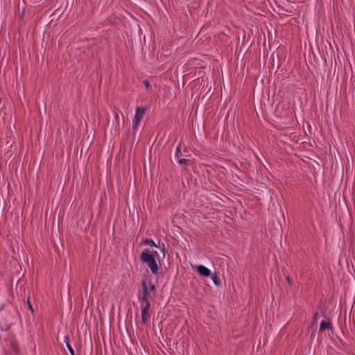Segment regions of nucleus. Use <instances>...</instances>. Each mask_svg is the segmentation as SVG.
I'll return each mask as SVG.
<instances>
[{"label":"nucleus","instance_id":"f257e3e1","mask_svg":"<svg viewBox=\"0 0 355 355\" xmlns=\"http://www.w3.org/2000/svg\"><path fill=\"white\" fill-rule=\"evenodd\" d=\"M140 259L141 262L148 265L153 275H157L158 266L155 259L154 254L151 253L149 249H146L141 252Z\"/></svg>","mask_w":355,"mask_h":355},{"label":"nucleus","instance_id":"f03ea898","mask_svg":"<svg viewBox=\"0 0 355 355\" xmlns=\"http://www.w3.org/2000/svg\"><path fill=\"white\" fill-rule=\"evenodd\" d=\"M141 286L142 288L141 292H139L137 293V298L139 302H140V305H147L150 306V293L148 292V285L145 279H144L141 282Z\"/></svg>","mask_w":355,"mask_h":355},{"label":"nucleus","instance_id":"7ed1b4c3","mask_svg":"<svg viewBox=\"0 0 355 355\" xmlns=\"http://www.w3.org/2000/svg\"><path fill=\"white\" fill-rule=\"evenodd\" d=\"M147 110V107H137L136 108V113L132 121V128L134 130L137 129L145 115Z\"/></svg>","mask_w":355,"mask_h":355},{"label":"nucleus","instance_id":"20e7f679","mask_svg":"<svg viewBox=\"0 0 355 355\" xmlns=\"http://www.w3.org/2000/svg\"><path fill=\"white\" fill-rule=\"evenodd\" d=\"M141 308V322L143 324H146L150 318V306L140 305Z\"/></svg>","mask_w":355,"mask_h":355},{"label":"nucleus","instance_id":"39448f33","mask_svg":"<svg viewBox=\"0 0 355 355\" xmlns=\"http://www.w3.org/2000/svg\"><path fill=\"white\" fill-rule=\"evenodd\" d=\"M141 243H145L151 247L161 248L163 254L164 255L165 254L166 248H165V245L164 243L159 242V244L157 245H156V243H155V241L153 239H146L142 241Z\"/></svg>","mask_w":355,"mask_h":355},{"label":"nucleus","instance_id":"423d86ee","mask_svg":"<svg viewBox=\"0 0 355 355\" xmlns=\"http://www.w3.org/2000/svg\"><path fill=\"white\" fill-rule=\"evenodd\" d=\"M193 268H195L198 274L202 277H208L211 275L210 270L203 265L196 266V267H193Z\"/></svg>","mask_w":355,"mask_h":355},{"label":"nucleus","instance_id":"0eeeda50","mask_svg":"<svg viewBox=\"0 0 355 355\" xmlns=\"http://www.w3.org/2000/svg\"><path fill=\"white\" fill-rule=\"evenodd\" d=\"M332 322L329 318H327V320H322L320 322V326L319 329V331H323L327 329H332Z\"/></svg>","mask_w":355,"mask_h":355},{"label":"nucleus","instance_id":"6e6552de","mask_svg":"<svg viewBox=\"0 0 355 355\" xmlns=\"http://www.w3.org/2000/svg\"><path fill=\"white\" fill-rule=\"evenodd\" d=\"M211 279L213 282V283L214 284V285L217 287H219L220 286V280L219 279V277H218V275H216V272H214V274H211Z\"/></svg>","mask_w":355,"mask_h":355},{"label":"nucleus","instance_id":"1a4fd4ad","mask_svg":"<svg viewBox=\"0 0 355 355\" xmlns=\"http://www.w3.org/2000/svg\"><path fill=\"white\" fill-rule=\"evenodd\" d=\"M182 156V153H181V144H178V145L176 146V150H175V157L178 159L180 158V157Z\"/></svg>","mask_w":355,"mask_h":355},{"label":"nucleus","instance_id":"9d476101","mask_svg":"<svg viewBox=\"0 0 355 355\" xmlns=\"http://www.w3.org/2000/svg\"><path fill=\"white\" fill-rule=\"evenodd\" d=\"M189 159H184V158L183 159H180V158L178 159L179 164L182 166H187L189 164Z\"/></svg>","mask_w":355,"mask_h":355},{"label":"nucleus","instance_id":"9b49d317","mask_svg":"<svg viewBox=\"0 0 355 355\" xmlns=\"http://www.w3.org/2000/svg\"><path fill=\"white\" fill-rule=\"evenodd\" d=\"M156 289V286L155 284L150 283L149 286H148V292L150 294L151 291H155Z\"/></svg>","mask_w":355,"mask_h":355},{"label":"nucleus","instance_id":"f8f14e48","mask_svg":"<svg viewBox=\"0 0 355 355\" xmlns=\"http://www.w3.org/2000/svg\"><path fill=\"white\" fill-rule=\"evenodd\" d=\"M66 347H67V349L69 350L71 355H75L74 350L70 344H67L66 345Z\"/></svg>","mask_w":355,"mask_h":355},{"label":"nucleus","instance_id":"ddd939ff","mask_svg":"<svg viewBox=\"0 0 355 355\" xmlns=\"http://www.w3.org/2000/svg\"><path fill=\"white\" fill-rule=\"evenodd\" d=\"M144 84L145 85L146 89L148 90L150 89V88L151 87L150 84L148 80H144Z\"/></svg>","mask_w":355,"mask_h":355},{"label":"nucleus","instance_id":"4468645a","mask_svg":"<svg viewBox=\"0 0 355 355\" xmlns=\"http://www.w3.org/2000/svg\"><path fill=\"white\" fill-rule=\"evenodd\" d=\"M65 345L70 344V338L69 335H65L64 337Z\"/></svg>","mask_w":355,"mask_h":355},{"label":"nucleus","instance_id":"2eb2a0df","mask_svg":"<svg viewBox=\"0 0 355 355\" xmlns=\"http://www.w3.org/2000/svg\"><path fill=\"white\" fill-rule=\"evenodd\" d=\"M28 302V309H29L32 313H33V312H34V311H33V306H32V305H31V302H30L29 297L28 298V302Z\"/></svg>","mask_w":355,"mask_h":355},{"label":"nucleus","instance_id":"dca6fc26","mask_svg":"<svg viewBox=\"0 0 355 355\" xmlns=\"http://www.w3.org/2000/svg\"><path fill=\"white\" fill-rule=\"evenodd\" d=\"M318 315V312H316L314 315H313V321L314 322H317V317Z\"/></svg>","mask_w":355,"mask_h":355},{"label":"nucleus","instance_id":"f3484780","mask_svg":"<svg viewBox=\"0 0 355 355\" xmlns=\"http://www.w3.org/2000/svg\"><path fill=\"white\" fill-rule=\"evenodd\" d=\"M286 279L287 282L288 283V284H290V285L292 284V281H291V278L289 277V276L287 275L286 277Z\"/></svg>","mask_w":355,"mask_h":355},{"label":"nucleus","instance_id":"a211bd4d","mask_svg":"<svg viewBox=\"0 0 355 355\" xmlns=\"http://www.w3.org/2000/svg\"><path fill=\"white\" fill-rule=\"evenodd\" d=\"M151 253H153V254H154V255H155V259L156 258V257H157V256H158V253H157V251H153V252H151Z\"/></svg>","mask_w":355,"mask_h":355},{"label":"nucleus","instance_id":"6ab92c4d","mask_svg":"<svg viewBox=\"0 0 355 355\" xmlns=\"http://www.w3.org/2000/svg\"><path fill=\"white\" fill-rule=\"evenodd\" d=\"M115 118L116 119H119V114L116 112L115 113Z\"/></svg>","mask_w":355,"mask_h":355}]
</instances>
